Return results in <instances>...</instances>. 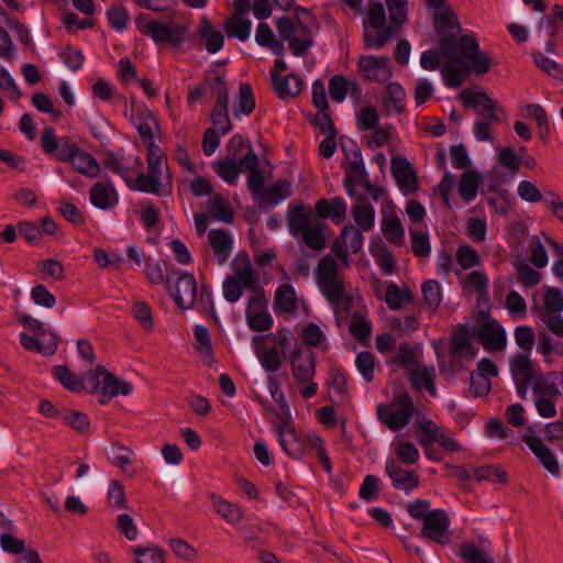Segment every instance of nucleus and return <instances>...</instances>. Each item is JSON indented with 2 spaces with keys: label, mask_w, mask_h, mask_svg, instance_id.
Masks as SVG:
<instances>
[{
  "label": "nucleus",
  "mask_w": 563,
  "mask_h": 563,
  "mask_svg": "<svg viewBox=\"0 0 563 563\" xmlns=\"http://www.w3.org/2000/svg\"><path fill=\"white\" fill-rule=\"evenodd\" d=\"M434 29L440 36V51L445 64L441 74L448 87H460L470 71L478 76L488 73L490 58L479 49L477 40L468 34L457 38L461 25L452 10L446 8L434 15Z\"/></svg>",
  "instance_id": "1"
},
{
  "label": "nucleus",
  "mask_w": 563,
  "mask_h": 563,
  "mask_svg": "<svg viewBox=\"0 0 563 563\" xmlns=\"http://www.w3.org/2000/svg\"><path fill=\"white\" fill-rule=\"evenodd\" d=\"M54 377L67 389L78 391L81 388L87 389L90 394H97L102 405L108 404L118 395H129L133 386L129 382H124L114 374L108 372L103 366H98L95 371H89L84 382L68 369L67 366H55L53 369Z\"/></svg>",
  "instance_id": "2"
},
{
  "label": "nucleus",
  "mask_w": 563,
  "mask_h": 563,
  "mask_svg": "<svg viewBox=\"0 0 563 563\" xmlns=\"http://www.w3.org/2000/svg\"><path fill=\"white\" fill-rule=\"evenodd\" d=\"M318 286L322 295L338 311H350L352 296L346 292L344 282L338 274V262L331 255L323 256L316 269Z\"/></svg>",
  "instance_id": "3"
},
{
  "label": "nucleus",
  "mask_w": 563,
  "mask_h": 563,
  "mask_svg": "<svg viewBox=\"0 0 563 563\" xmlns=\"http://www.w3.org/2000/svg\"><path fill=\"white\" fill-rule=\"evenodd\" d=\"M174 16L175 14H172L162 22L141 13L135 18V24L142 34L151 37L156 44L168 43L179 46L187 38L190 26L187 22L176 21Z\"/></svg>",
  "instance_id": "4"
},
{
  "label": "nucleus",
  "mask_w": 563,
  "mask_h": 563,
  "mask_svg": "<svg viewBox=\"0 0 563 563\" xmlns=\"http://www.w3.org/2000/svg\"><path fill=\"white\" fill-rule=\"evenodd\" d=\"M363 26V41L366 48H382L398 33L397 27L390 21L389 24L386 23L385 8L378 0H369Z\"/></svg>",
  "instance_id": "5"
},
{
  "label": "nucleus",
  "mask_w": 563,
  "mask_h": 563,
  "mask_svg": "<svg viewBox=\"0 0 563 563\" xmlns=\"http://www.w3.org/2000/svg\"><path fill=\"white\" fill-rule=\"evenodd\" d=\"M415 404L408 393L395 395L391 404L378 405L377 419L391 431L404 429L411 420Z\"/></svg>",
  "instance_id": "6"
},
{
  "label": "nucleus",
  "mask_w": 563,
  "mask_h": 563,
  "mask_svg": "<svg viewBox=\"0 0 563 563\" xmlns=\"http://www.w3.org/2000/svg\"><path fill=\"white\" fill-rule=\"evenodd\" d=\"M288 360L291 363L294 378L303 387L300 390L305 399L313 397L318 385L312 382L314 376L316 360L311 351L302 352L300 349L292 351Z\"/></svg>",
  "instance_id": "7"
},
{
  "label": "nucleus",
  "mask_w": 563,
  "mask_h": 563,
  "mask_svg": "<svg viewBox=\"0 0 563 563\" xmlns=\"http://www.w3.org/2000/svg\"><path fill=\"white\" fill-rule=\"evenodd\" d=\"M261 287L256 273L249 261L242 265L233 264V274L223 282V297L229 302H236L244 289L253 292L254 288Z\"/></svg>",
  "instance_id": "8"
},
{
  "label": "nucleus",
  "mask_w": 563,
  "mask_h": 563,
  "mask_svg": "<svg viewBox=\"0 0 563 563\" xmlns=\"http://www.w3.org/2000/svg\"><path fill=\"white\" fill-rule=\"evenodd\" d=\"M245 316L247 325L255 332L267 331L273 327V318L268 312V301L262 287L253 289Z\"/></svg>",
  "instance_id": "9"
},
{
  "label": "nucleus",
  "mask_w": 563,
  "mask_h": 563,
  "mask_svg": "<svg viewBox=\"0 0 563 563\" xmlns=\"http://www.w3.org/2000/svg\"><path fill=\"white\" fill-rule=\"evenodd\" d=\"M449 527V514L443 509H434L424 519L421 536L440 545H448L451 543Z\"/></svg>",
  "instance_id": "10"
},
{
  "label": "nucleus",
  "mask_w": 563,
  "mask_h": 563,
  "mask_svg": "<svg viewBox=\"0 0 563 563\" xmlns=\"http://www.w3.org/2000/svg\"><path fill=\"white\" fill-rule=\"evenodd\" d=\"M41 142L45 153L54 155L56 159L60 162L70 163L76 153L80 150L68 136H63L57 140L52 126H46L43 130Z\"/></svg>",
  "instance_id": "11"
},
{
  "label": "nucleus",
  "mask_w": 563,
  "mask_h": 563,
  "mask_svg": "<svg viewBox=\"0 0 563 563\" xmlns=\"http://www.w3.org/2000/svg\"><path fill=\"white\" fill-rule=\"evenodd\" d=\"M168 292L183 310L190 309L197 299V282L190 273H179L174 285L168 284Z\"/></svg>",
  "instance_id": "12"
},
{
  "label": "nucleus",
  "mask_w": 563,
  "mask_h": 563,
  "mask_svg": "<svg viewBox=\"0 0 563 563\" xmlns=\"http://www.w3.org/2000/svg\"><path fill=\"white\" fill-rule=\"evenodd\" d=\"M474 335L487 351L497 352L506 346V333L499 323L492 318H486L475 328Z\"/></svg>",
  "instance_id": "13"
},
{
  "label": "nucleus",
  "mask_w": 563,
  "mask_h": 563,
  "mask_svg": "<svg viewBox=\"0 0 563 563\" xmlns=\"http://www.w3.org/2000/svg\"><path fill=\"white\" fill-rule=\"evenodd\" d=\"M358 71L369 81H386L391 77L390 58L387 56L362 55Z\"/></svg>",
  "instance_id": "14"
},
{
  "label": "nucleus",
  "mask_w": 563,
  "mask_h": 563,
  "mask_svg": "<svg viewBox=\"0 0 563 563\" xmlns=\"http://www.w3.org/2000/svg\"><path fill=\"white\" fill-rule=\"evenodd\" d=\"M391 174L401 190H418V177L412 165L405 157H394L390 162Z\"/></svg>",
  "instance_id": "15"
},
{
  "label": "nucleus",
  "mask_w": 563,
  "mask_h": 563,
  "mask_svg": "<svg viewBox=\"0 0 563 563\" xmlns=\"http://www.w3.org/2000/svg\"><path fill=\"white\" fill-rule=\"evenodd\" d=\"M242 170L249 172L247 187L252 195L257 198L263 191L264 176L260 168V159L253 150L247 151L240 159Z\"/></svg>",
  "instance_id": "16"
},
{
  "label": "nucleus",
  "mask_w": 563,
  "mask_h": 563,
  "mask_svg": "<svg viewBox=\"0 0 563 563\" xmlns=\"http://www.w3.org/2000/svg\"><path fill=\"white\" fill-rule=\"evenodd\" d=\"M386 474L396 489L411 490L419 486V476L413 470L402 468L395 460L386 462Z\"/></svg>",
  "instance_id": "17"
},
{
  "label": "nucleus",
  "mask_w": 563,
  "mask_h": 563,
  "mask_svg": "<svg viewBox=\"0 0 563 563\" xmlns=\"http://www.w3.org/2000/svg\"><path fill=\"white\" fill-rule=\"evenodd\" d=\"M460 99L466 107H482L484 111H477V113H485L490 120H497V111H501L497 101L492 99L485 91L464 89L460 93Z\"/></svg>",
  "instance_id": "18"
},
{
  "label": "nucleus",
  "mask_w": 563,
  "mask_h": 563,
  "mask_svg": "<svg viewBox=\"0 0 563 563\" xmlns=\"http://www.w3.org/2000/svg\"><path fill=\"white\" fill-rule=\"evenodd\" d=\"M59 338L56 333L49 332L48 336H32L21 333L20 343L27 351H35L43 355H52L56 352Z\"/></svg>",
  "instance_id": "19"
},
{
  "label": "nucleus",
  "mask_w": 563,
  "mask_h": 563,
  "mask_svg": "<svg viewBox=\"0 0 563 563\" xmlns=\"http://www.w3.org/2000/svg\"><path fill=\"white\" fill-rule=\"evenodd\" d=\"M89 194L91 203L101 210L111 209L119 202L118 192L111 184L98 181L90 188Z\"/></svg>",
  "instance_id": "20"
},
{
  "label": "nucleus",
  "mask_w": 563,
  "mask_h": 563,
  "mask_svg": "<svg viewBox=\"0 0 563 563\" xmlns=\"http://www.w3.org/2000/svg\"><path fill=\"white\" fill-rule=\"evenodd\" d=\"M407 376L415 389L419 391L427 389L432 397L437 395L434 385L435 369L433 366L428 367L426 365L419 364L413 369L408 372Z\"/></svg>",
  "instance_id": "21"
},
{
  "label": "nucleus",
  "mask_w": 563,
  "mask_h": 563,
  "mask_svg": "<svg viewBox=\"0 0 563 563\" xmlns=\"http://www.w3.org/2000/svg\"><path fill=\"white\" fill-rule=\"evenodd\" d=\"M162 174V165H148L147 174L140 173L134 187L139 191L161 195L166 187L161 181Z\"/></svg>",
  "instance_id": "22"
},
{
  "label": "nucleus",
  "mask_w": 563,
  "mask_h": 563,
  "mask_svg": "<svg viewBox=\"0 0 563 563\" xmlns=\"http://www.w3.org/2000/svg\"><path fill=\"white\" fill-rule=\"evenodd\" d=\"M525 443L529 446V449L533 452V454L539 459L541 464L551 473H559V464L550 451V449L542 442V440L534 435L526 434L523 437Z\"/></svg>",
  "instance_id": "23"
},
{
  "label": "nucleus",
  "mask_w": 563,
  "mask_h": 563,
  "mask_svg": "<svg viewBox=\"0 0 563 563\" xmlns=\"http://www.w3.org/2000/svg\"><path fill=\"white\" fill-rule=\"evenodd\" d=\"M272 81L276 95L282 99L297 97L303 87L301 78L295 74H288L286 77L282 78L276 73H272Z\"/></svg>",
  "instance_id": "24"
},
{
  "label": "nucleus",
  "mask_w": 563,
  "mask_h": 563,
  "mask_svg": "<svg viewBox=\"0 0 563 563\" xmlns=\"http://www.w3.org/2000/svg\"><path fill=\"white\" fill-rule=\"evenodd\" d=\"M209 244L219 264H224L232 251V240L222 229L211 230L208 234Z\"/></svg>",
  "instance_id": "25"
},
{
  "label": "nucleus",
  "mask_w": 563,
  "mask_h": 563,
  "mask_svg": "<svg viewBox=\"0 0 563 563\" xmlns=\"http://www.w3.org/2000/svg\"><path fill=\"white\" fill-rule=\"evenodd\" d=\"M265 339V336H254L253 344L255 347V353L257 358L260 360L261 365L267 372H277L283 362L277 347L265 349L261 345V342Z\"/></svg>",
  "instance_id": "26"
},
{
  "label": "nucleus",
  "mask_w": 563,
  "mask_h": 563,
  "mask_svg": "<svg viewBox=\"0 0 563 563\" xmlns=\"http://www.w3.org/2000/svg\"><path fill=\"white\" fill-rule=\"evenodd\" d=\"M291 195V185L287 179H279L263 190L256 198L261 205L276 206Z\"/></svg>",
  "instance_id": "27"
},
{
  "label": "nucleus",
  "mask_w": 563,
  "mask_h": 563,
  "mask_svg": "<svg viewBox=\"0 0 563 563\" xmlns=\"http://www.w3.org/2000/svg\"><path fill=\"white\" fill-rule=\"evenodd\" d=\"M352 216L363 231H369L374 227L375 211L364 196L356 197V203L352 208Z\"/></svg>",
  "instance_id": "28"
},
{
  "label": "nucleus",
  "mask_w": 563,
  "mask_h": 563,
  "mask_svg": "<svg viewBox=\"0 0 563 563\" xmlns=\"http://www.w3.org/2000/svg\"><path fill=\"white\" fill-rule=\"evenodd\" d=\"M287 219L289 232L295 238L300 236L312 225L311 217L303 206L289 208Z\"/></svg>",
  "instance_id": "29"
},
{
  "label": "nucleus",
  "mask_w": 563,
  "mask_h": 563,
  "mask_svg": "<svg viewBox=\"0 0 563 563\" xmlns=\"http://www.w3.org/2000/svg\"><path fill=\"white\" fill-rule=\"evenodd\" d=\"M198 34L205 40V47L209 53L219 52L224 42L221 31L214 29L207 18H202L198 27Z\"/></svg>",
  "instance_id": "30"
},
{
  "label": "nucleus",
  "mask_w": 563,
  "mask_h": 563,
  "mask_svg": "<svg viewBox=\"0 0 563 563\" xmlns=\"http://www.w3.org/2000/svg\"><path fill=\"white\" fill-rule=\"evenodd\" d=\"M316 211L323 219L332 218L343 221L346 216V205L341 197H334L331 200L322 198L317 201Z\"/></svg>",
  "instance_id": "31"
},
{
  "label": "nucleus",
  "mask_w": 563,
  "mask_h": 563,
  "mask_svg": "<svg viewBox=\"0 0 563 563\" xmlns=\"http://www.w3.org/2000/svg\"><path fill=\"white\" fill-rule=\"evenodd\" d=\"M486 539L479 538V545L472 542L462 543L459 547V555L467 563H494L490 554L484 550Z\"/></svg>",
  "instance_id": "32"
},
{
  "label": "nucleus",
  "mask_w": 563,
  "mask_h": 563,
  "mask_svg": "<svg viewBox=\"0 0 563 563\" xmlns=\"http://www.w3.org/2000/svg\"><path fill=\"white\" fill-rule=\"evenodd\" d=\"M212 506L228 523L235 525L243 519V510L239 505L232 504L220 496H212Z\"/></svg>",
  "instance_id": "33"
},
{
  "label": "nucleus",
  "mask_w": 563,
  "mask_h": 563,
  "mask_svg": "<svg viewBox=\"0 0 563 563\" xmlns=\"http://www.w3.org/2000/svg\"><path fill=\"white\" fill-rule=\"evenodd\" d=\"M276 431L283 450L292 457L297 456L300 452V444L294 428L286 421H282L277 424Z\"/></svg>",
  "instance_id": "34"
},
{
  "label": "nucleus",
  "mask_w": 563,
  "mask_h": 563,
  "mask_svg": "<svg viewBox=\"0 0 563 563\" xmlns=\"http://www.w3.org/2000/svg\"><path fill=\"white\" fill-rule=\"evenodd\" d=\"M70 164L75 170L90 178L97 177L100 173L99 163L91 154L82 150H79L78 153H76Z\"/></svg>",
  "instance_id": "35"
},
{
  "label": "nucleus",
  "mask_w": 563,
  "mask_h": 563,
  "mask_svg": "<svg viewBox=\"0 0 563 563\" xmlns=\"http://www.w3.org/2000/svg\"><path fill=\"white\" fill-rule=\"evenodd\" d=\"M442 429L439 428L432 420L421 421L417 426L418 442L426 449V454L429 459H433L429 452L430 446L437 441Z\"/></svg>",
  "instance_id": "36"
},
{
  "label": "nucleus",
  "mask_w": 563,
  "mask_h": 563,
  "mask_svg": "<svg viewBox=\"0 0 563 563\" xmlns=\"http://www.w3.org/2000/svg\"><path fill=\"white\" fill-rule=\"evenodd\" d=\"M208 211L210 216L221 222L232 223L233 221V210L230 207L228 200L224 199L221 195H213L208 200Z\"/></svg>",
  "instance_id": "37"
},
{
  "label": "nucleus",
  "mask_w": 563,
  "mask_h": 563,
  "mask_svg": "<svg viewBox=\"0 0 563 563\" xmlns=\"http://www.w3.org/2000/svg\"><path fill=\"white\" fill-rule=\"evenodd\" d=\"M382 231L390 243L396 245L404 243L405 230L396 214H389L383 219Z\"/></svg>",
  "instance_id": "38"
},
{
  "label": "nucleus",
  "mask_w": 563,
  "mask_h": 563,
  "mask_svg": "<svg viewBox=\"0 0 563 563\" xmlns=\"http://www.w3.org/2000/svg\"><path fill=\"white\" fill-rule=\"evenodd\" d=\"M251 21L232 14L224 23V30L229 37H236L240 41H246L251 32Z\"/></svg>",
  "instance_id": "39"
},
{
  "label": "nucleus",
  "mask_w": 563,
  "mask_h": 563,
  "mask_svg": "<svg viewBox=\"0 0 563 563\" xmlns=\"http://www.w3.org/2000/svg\"><path fill=\"white\" fill-rule=\"evenodd\" d=\"M212 167L217 175L230 185L238 180L241 169L240 161L238 162L234 161V158H229L227 156L223 159L213 162Z\"/></svg>",
  "instance_id": "40"
},
{
  "label": "nucleus",
  "mask_w": 563,
  "mask_h": 563,
  "mask_svg": "<svg viewBox=\"0 0 563 563\" xmlns=\"http://www.w3.org/2000/svg\"><path fill=\"white\" fill-rule=\"evenodd\" d=\"M167 544L174 555L180 561L192 563L197 559V550L183 538H169Z\"/></svg>",
  "instance_id": "41"
},
{
  "label": "nucleus",
  "mask_w": 563,
  "mask_h": 563,
  "mask_svg": "<svg viewBox=\"0 0 563 563\" xmlns=\"http://www.w3.org/2000/svg\"><path fill=\"white\" fill-rule=\"evenodd\" d=\"M132 314L144 332L150 333L154 330V317L148 303L142 300L133 301Z\"/></svg>",
  "instance_id": "42"
},
{
  "label": "nucleus",
  "mask_w": 563,
  "mask_h": 563,
  "mask_svg": "<svg viewBox=\"0 0 563 563\" xmlns=\"http://www.w3.org/2000/svg\"><path fill=\"white\" fill-rule=\"evenodd\" d=\"M463 288L466 291H475L478 298L488 296V278L483 271L471 272L463 282Z\"/></svg>",
  "instance_id": "43"
},
{
  "label": "nucleus",
  "mask_w": 563,
  "mask_h": 563,
  "mask_svg": "<svg viewBox=\"0 0 563 563\" xmlns=\"http://www.w3.org/2000/svg\"><path fill=\"white\" fill-rule=\"evenodd\" d=\"M275 309L282 312H291L296 308V294L294 288L288 285H282L277 288L274 298Z\"/></svg>",
  "instance_id": "44"
},
{
  "label": "nucleus",
  "mask_w": 563,
  "mask_h": 563,
  "mask_svg": "<svg viewBox=\"0 0 563 563\" xmlns=\"http://www.w3.org/2000/svg\"><path fill=\"white\" fill-rule=\"evenodd\" d=\"M412 294L409 288L400 289L396 284H390L386 287L385 301L393 310L401 308L404 302H410Z\"/></svg>",
  "instance_id": "45"
},
{
  "label": "nucleus",
  "mask_w": 563,
  "mask_h": 563,
  "mask_svg": "<svg viewBox=\"0 0 563 563\" xmlns=\"http://www.w3.org/2000/svg\"><path fill=\"white\" fill-rule=\"evenodd\" d=\"M422 295L424 305L434 312L442 301L441 285L434 279H428L422 284Z\"/></svg>",
  "instance_id": "46"
},
{
  "label": "nucleus",
  "mask_w": 563,
  "mask_h": 563,
  "mask_svg": "<svg viewBox=\"0 0 563 563\" xmlns=\"http://www.w3.org/2000/svg\"><path fill=\"white\" fill-rule=\"evenodd\" d=\"M481 176L476 172H465L461 176L459 194L465 201H471L477 195Z\"/></svg>",
  "instance_id": "47"
},
{
  "label": "nucleus",
  "mask_w": 563,
  "mask_h": 563,
  "mask_svg": "<svg viewBox=\"0 0 563 563\" xmlns=\"http://www.w3.org/2000/svg\"><path fill=\"white\" fill-rule=\"evenodd\" d=\"M391 363L401 365L406 373L420 364L416 350L407 342L399 345L398 353L391 358Z\"/></svg>",
  "instance_id": "48"
},
{
  "label": "nucleus",
  "mask_w": 563,
  "mask_h": 563,
  "mask_svg": "<svg viewBox=\"0 0 563 563\" xmlns=\"http://www.w3.org/2000/svg\"><path fill=\"white\" fill-rule=\"evenodd\" d=\"M350 332L357 341L368 340L372 334V325L362 312H354L351 317Z\"/></svg>",
  "instance_id": "49"
},
{
  "label": "nucleus",
  "mask_w": 563,
  "mask_h": 563,
  "mask_svg": "<svg viewBox=\"0 0 563 563\" xmlns=\"http://www.w3.org/2000/svg\"><path fill=\"white\" fill-rule=\"evenodd\" d=\"M322 229V223L312 224L300 235L306 246L317 252H321L325 247V235Z\"/></svg>",
  "instance_id": "50"
},
{
  "label": "nucleus",
  "mask_w": 563,
  "mask_h": 563,
  "mask_svg": "<svg viewBox=\"0 0 563 563\" xmlns=\"http://www.w3.org/2000/svg\"><path fill=\"white\" fill-rule=\"evenodd\" d=\"M510 369L515 380H532L534 372L529 357L519 354L510 362Z\"/></svg>",
  "instance_id": "51"
},
{
  "label": "nucleus",
  "mask_w": 563,
  "mask_h": 563,
  "mask_svg": "<svg viewBox=\"0 0 563 563\" xmlns=\"http://www.w3.org/2000/svg\"><path fill=\"white\" fill-rule=\"evenodd\" d=\"M452 352L467 360H473L475 357L476 350L470 341L465 327L462 329L461 333H457L453 336Z\"/></svg>",
  "instance_id": "52"
},
{
  "label": "nucleus",
  "mask_w": 563,
  "mask_h": 563,
  "mask_svg": "<svg viewBox=\"0 0 563 563\" xmlns=\"http://www.w3.org/2000/svg\"><path fill=\"white\" fill-rule=\"evenodd\" d=\"M254 108L255 99L252 87L246 82L241 84L239 88L238 107L233 110L234 115H239V113L249 115Z\"/></svg>",
  "instance_id": "53"
},
{
  "label": "nucleus",
  "mask_w": 563,
  "mask_h": 563,
  "mask_svg": "<svg viewBox=\"0 0 563 563\" xmlns=\"http://www.w3.org/2000/svg\"><path fill=\"white\" fill-rule=\"evenodd\" d=\"M368 180L365 167L345 168L344 187L351 197H355V187L364 186Z\"/></svg>",
  "instance_id": "54"
},
{
  "label": "nucleus",
  "mask_w": 563,
  "mask_h": 563,
  "mask_svg": "<svg viewBox=\"0 0 563 563\" xmlns=\"http://www.w3.org/2000/svg\"><path fill=\"white\" fill-rule=\"evenodd\" d=\"M60 417L71 429L78 433L88 432L90 423L84 412L66 408L60 411Z\"/></svg>",
  "instance_id": "55"
},
{
  "label": "nucleus",
  "mask_w": 563,
  "mask_h": 563,
  "mask_svg": "<svg viewBox=\"0 0 563 563\" xmlns=\"http://www.w3.org/2000/svg\"><path fill=\"white\" fill-rule=\"evenodd\" d=\"M340 235L345 249L352 253L356 254L362 250L363 234L358 228L353 224L345 225Z\"/></svg>",
  "instance_id": "56"
},
{
  "label": "nucleus",
  "mask_w": 563,
  "mask_h": 563,
  "mask_svg": "<svg viewBox=\"0 0 563 563\" xmlns=\"http://www.w3.org/2000/svg\"><path fill=\"white\" fill-rule=\"evenodd\" d=\"M532 56L539 68L554 79L563 82V67L560 64L548 58L540 52L533 53Z\"/></svg>",
  "instance_id": "57"
},
{
  "label": "nucleus",
  "mask_w": 563,
  "mask_h": 563,
  "mask_svg": "<svg viewBox=\"0 0 563 563\" xmlns=\"http://www.w3.org/2000/svg\"><path fill=\"white\" fill-rule=\"evenodd\" d=\"M389 12V21L399 31L407 21V0H386Z\"/></svg>",
  "instance_id": "58"
},
{
  "label": "nucleus",
  "mask_w": 563,
  "mask_h": 563,
  "mask_svg": "<svg viewBox=\"0 0 563 563\" xmlns=\"http://www.w3.org/2000/svg\"><path fill=\"white\" fill-rule=\"evenodd\" d=\"M519 282L526 287H534L541 279V274L529 266L526 261L515 262Z\"/></svg>",
  "instance_id": "59"
},
{
  "label": "nucleus",
  "mask_w": 563,
  "mask_h": 563,
  "mask_svg": "<svg viewBox=\"0 0 563 563\" xmlns=\"http://www.w3.org/2000/svg\"><path fill=\"white\" fill-rule=\"evenodd\" d=\"M132 450L120 443H113L110 449L109 460L110 462L121 468L123 472L126 471V465L131 463Z\"/></svg>",
  "instance_id": "60"
},
{
  "label": "nucleus",
  "mask_w": 563,
  "mask_h": 563,
  "mask_svg": "<svg viewBox=\"0 0 563 563\" xmlns=\"http://www.w3.org/2000/svg\"><path fill=\"white\" fill-rule=\"evenodd\" d=\"M135 563H165V552L159 548H142L133 549Z\"/></svg>",
  "instance_id": "61"
},
{
  "label": "nucleus",
  "mask_w": 563,
  "mask_h": 563,
  "mask_svg": "<svg viewBox=\"0 0 563 563\" xmlns=\"http://www.w3.org/2000/svg\"><path fill=\"white\" fill-rule=\"evenodd\" d=\"M456 262L463 269H470L472 267L478 266L482 263V260L473 247L468 245H461L455 253Z\"/></svg>",
  "instance_id": "62"
},
{
  "label": "nucleus",
  "mask_w": 563,
  "mask_h": 563,
  "mask_svg": "<svg viewBox=\"0 0 563 563\" xmlns=\"http://www.w3.org/2000/svg\"><path fill=\"white\" fill-rule=\"evenodd\" d=\"M108 504L112 508L126 509V497L123 485L117 481H111L107 494Z\"/></svg>",
  "instance_id": "63"
},
{
  "label": "nucleus",
  "mask_w": 563,
  "mask_h": 563,
  "mask_svg": "<svg viewBox=\"0 0 563 563\" xmlns=\"http://www.w3.org/2000/svg\"><path fill=\"white\" fill-rule=\"evenodd\" d=\"M483 117L482 120H478L474 124V134L478 141H487L493 142V125L495 123H499L500 119L497 117V120H490L485 113H479Z\"/></svg>",
  "instance_id": "64"
}]
</instances>
